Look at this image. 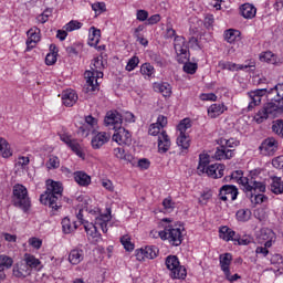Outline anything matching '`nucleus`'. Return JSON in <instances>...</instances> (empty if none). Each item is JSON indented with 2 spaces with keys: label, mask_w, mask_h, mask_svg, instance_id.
Listing matches in <instances>:
<instances>
[{
  "label": "nucleus",
  "mask_w": 283,
  "mask_h": 283,
  "mask_svg": "<svg viewBox=\"0 0 283 283\" xmlns=\"http://www.w3.org/2000/svg\"><path fill=\"white\" fill-rule=\"evenodd\" d=\"M220 148H217L214 157L217 160H231V157L234 156L235 147L240 145V140L235 138H220L218 140Z\"/></svg>",
  "instance_id": "nucleus-3"
},
{
  "label": "nucleus",
  "mask_w": 283,
  "mask_h": 283,
  "mask_svg": "<svg viewBox=\"0 0 283 283\" xmlns=\"http://www.w3.org/2000/svg\"><path fill=\"white\" fill-rule=\"evenodd\" d=\"M224 112H227L224 104H212L208 108V116L210 118H218V116H222Z\"/></svg>",
  "instance_id": "nucleus-29"
},
{
  "label": "nucleus",
  "mask_w": 283,
  "mask_h": 283,
  "mask_svg": "<svg viewBox=\"0 0 283 283\" xmlns=\"http://www.w3.org/2000/svg\"><path fill=\"white\" fill-rule=\"evenodd\" d=\"M240 13L243 19H253L258 14V9L251 3H244L240 7Z\"/></svg>",
  "instance_id": "nucleus-28"
},
{
  "label": "nucleus",
  "mask_w": 283,
  "mask_h": 283,
  "mask_svg": "<svg viewBox=\"0 0 283 283\" xmlns=\"http://www.w3.org/2000/svg\"><path fill=\"white\" fill-rule=\"evenodd\" d=\"M280 114H282V109L274 101H271L265 103L263 107L254 115V120L260 125L268 118H277Z\"/></svg>",
  "instance_id": "nucleus-6"
},
{
  "label": "nucleus",
  "mask_w": 283,
  "mask_h": 283,
  "mask_svg": "<svg viewBox=\"0 0 283 283\" xmlns=\"http://www.w3.org/2000/svg\"><path fill=\"white\" fill-rule=\"evenodd\" d=\"M259 242H265V247L271 248L275 240V232L269 228H262L258 233Z\"/></svg>",
  "instance_id": "nucleus-19"
},
{
  "label": "nucleus",
  "mask_w": 283,
  "mask_h": 283,
  "mask_svg": "<svg viewBox=\"0 0 283 283\" xmlns=\"http://www.w3.org/2000/svg\"><path fill=\"white\" fill-rule=\"evenodd\" d=\"M76 101H78V95L75 91L66 90L62 93V102L65 107H73Z\"/></svg>",
  "instance_id": "nucleus-24"
},
{
  "label": "nucleus",
  "mask_w": 283,
  "mask_h": 283,
  "mask_svg": "<svg viewBox=\"0 0 283 283\" xmlns=\"http://www.w3.org/2000/svg\"><path fill=\"white\" fill-rule=\"evenodd\" d=\"M76 229H78V226H76V223H74V226H72V221H70V218H64L62 220V231L63 233H73V231H76Z\"/></svg>",
  "instance_id": "nucleus-40"
},
{
  "label": "nucleus",
  "mask_w": 283,
  "mask_h": 283,
  "mask_svg": "<svg viewBox=\"0 0 283 283\" xmlns=\"http://www.w3.org/2000/svg\"><path fill=\"white\" fill-rule=\"evenodd\" d=\"M85 259V252L81 249H74L69 254V262L71 264H81L82 260Z\"/></svg>",
  "instance_id": "nucleus-30"
},
{
  "label": "nucleus",
  "mask_w": 283,
  "mask_h": 283,
  "mask_svg": "<svg viewBox=\"0 0 283 283\" xmlns=\"http://www.w3.org/2000/svg\"><path fill=\"white\" fill-rule=\"evenodd\" d=\"M112 135L107 132H98L91 139V147L93 149H101L107 142L111 140Z\"/></svg>",
  "instance_id": "nucleus-17"
},
{
  "label": "nucleus",
  "mask_w": 283,
  "mask_h": 283,
  "mask_svg": "<svg viewBox=\"0 0 283 283\" xmlns=\"http://www.w3.org/2000/svg\"><path fill=\"white\" fill-rule=\"evenodd\" d=\"M177 129L180 135H187V129H191V119L184 118L177 126Z\"/></svg>",
  "instance_id": "nucleus-43"
},
{
  "label": "nucleus",
  "mask_w": 283,
  "mask_h": 283,
  "mask_svg": "<svg viewBox=\"0 0 283 283\" xmlns=\"http://www.w3.org/2000/svg\"><path fill=\"white\" fill-rule=\"evenodd\" d=\"M163 207L165 209V211H167L168 213H171V211H174V209H176V203L171 200V198H166L163 201Z\"/></svg>",
  "instance_id": "nucleus-57"
},
{
  "label": "nucleus",
  "mask_w": 283,
  "mask_h": 283,
  "mask_svg": "<svg viewBox=\"0 0 283 283\" xmlns=\"http://www.w3.org/2000/svg\"><path fill=\"white\" fill-rule=\"evenodd\" d=\"M28 36H29V41L33 42V43H39V41H41V30L36 27L31 28L28 32H27Z\"/></svg>",
  "instance_id": "nucleus-42"
},
{
  "label": "nucleus",
  "mask_w": 283,
  "mask_h": 283,
  "mask_svg": "<svg viewBox=\"0 0 283 283\" xmlns=\"http://www.w3.org/2000/svg\"><path fill=\"white\" fill-rule=\"evenodd\" d=\"M86 84L84 86L85 94H91L98 90V78H103V71H86L85 72Z\"/></svg>",
  "instance_id": "nucleus-8"
},
{
  "label": "nucleus",
  "mask_w": 283,
  "mask_h": 283,
  "mask_svg": "<svg viewBox=\"0 0 283 283\" xmlns=\"http://www.w3.org/2000/svg\"><path fill=\"white\" fill-rule=\"evenodd\" d=\"M262 63H269L270 65L280 66L283 63V60L280 59L276 54L271 51L262 52L259 56Z\"/></svg>",
  "instance_id": "nucleus-20"
},
{
  "label": "nucleus",
  "mask_w": 283,
  "mask_h": 283,
  "mask_svg": "<svg viewBox=\"0 0 283 283\" xmlns=\"http://www.w3.org/2000/svg\"><path fill=\"white\" fill-rule=\"evenodd\" d=\"M269 216L266 214V209L264 208H258L254 210V218L259 220L260 222H264Z\"/></svg>",
  "instance_id": "nucleus-56"
},
{
  "label": "nucleus",
  "mask_w": 283,
  "mask_h": 283,
  "mask_svg": "<svg viewBox=\"0 0 283 283\" xmlns=\"http://www.w3.org/2000/svg\"><path fill=\"white\" fill-rule=\"evenodd\" d=\"M168 271H170V276L172 280H185L187 277V269L180 265V261L176 255H168L165 262Z\"/></svg>",
  "instance_id": "nucleus-7"
},
{
  "label": "nucleus",
  "mask_w": 283,
  "mask_h": 283,
  "mask_svg": "<svg viewBox=\"0 0 283 283\" xmlns=\"http://www.w3.org/2000/svg\"><path fill=\"white\" fill-rule=\"evenodd\" d=\"M263 156H274L277 151V140L275 138H266L259 147Z\"/></svg>",
  "instance_id": "nucleus-16"
},
{
  "label": "nucleus",
  "mask_w": 283,
  "mask_h": 283,
  "mask_svg": "<svg viewBox=\"0 0 283 283\" xmlns=\"http://www.w3.org/2000/svg\"><path fill=\"white\" fill-rule=\"evenodd\" d=\"M271 192L275 193L276 196H280V193H283L282 178H280V177L272 178Z\"/></svg>",
  "instance_id": "nucleus-37"
},
{
  "label": "nucleus",
  "mask_w": 283,
  "mask_h": 283,
  "mask_svg": "<svg viewBox=\"0 0 283 283\" xmlns=\"http://www.w3.org/2000/svg\"><path fill=\"white\" fill-rule=\"evenodd\" d=\"M24 264H27L28 269H39V266H41V261H39V259H35L34 255L31 254H25L24 255Z\"/></svg>",
  "instance_id": "nucleus-39"
},
{
  "label": "nucleus",
  "mask_w": 283,
  "mask_h": 283,
  "mask_svg": "<svg viewBox=\"0 0 283 283\" xmlns=\"http://www.w3.org/2000/svg\"><path fill=\"white\" fill-rule=\"evenodd\" d=\"M272 132L280 136V138H283V119H276L273 122Z\"/></svg>",
  "instance_id": "nucleus-48"
},
{
  "label": "nucleus",
  "mask_w": 283,
  "mask_h": 283,
  "mask_svg": "<svg viewBox=\"0 0 283 283\" xmlns=\"http://www.w3.org/2000/svg\"><path fill=\"white\" fill-rule=\"evenodd\" d=\"M206 174L210 178H222L224 176V165L212 164L206 168Z\"/></svg>",
  "instance_id": "nucleus-23"
},
{
  "label": "nucleus",
  "mask_w": 283,
  "mask_h": 283,
  "mask_svg": "<svg viewBox=\"0 0 283 283\" xmlns=\"http://www.w3.org/2000/svg\"><path fill=\"white\" fill-rule=\"evenodd\" d=\"M105 67V64H103V59L101 57H95L93 60L91 70L92 72H98V70H103Z\"/></svg>",
  "instance_id": "nucleus-59"
},
{
  "label": "nucleus",
  "mask_w": 283,
  "mask_h": 283,
  "mask_svg": "<svg viewBox=\"0 0 283 283\" xmlns=\"http://www.w3.org/2000/svg\"><path fill=\"white\" fill-rule=\"evenodd\" d=\"M240 34V31L229 29L224 33V39L228 43H234V41L238 39V35Z\"/></svg>",
  "instance_id": "nucleus-46"
},
{
  "label": "nucleus",
  "mask_w": 283,
  "mask_h": 283,
  "mask_svg": "<svg viewBox=\"0 0 283 283\" xmlns=\"http://www.w3.org/2000/svg\"><path fill=\"white\" fill-rule=\"evenodd\" d=\"M170 147H171V139H169V135H167V132L163 130L158 136L159 154H167Z\"/></svg>",
  "instance_id": "nucleus-21"
},
{
  "label": "nucleus",
  "mask_w": 283,
  "mask_h": 283,
  "mask_svg": "<svg viewBox=\"0 0 283 283\" xmlns=\"http://www.w3.org/2000/svg\"><path fill=\"white\" fill-rule=\"evenodd\" d=\"M153 88L155 92L165 96V98H169V96H171V84L167 82H155L153 84Z\"/></svg>",
  "instance_id": "nucleus-25"
},
{
  "label": "nucleus",
  "mask_w": 283,
  "mask_h": 283,
  "mask_svg": "<svg viewBox=\"0 0 283 283\" xmlns=\"http://www.w3.org/2000/svg\"><path fill=\"white\" fill-rule=\"evenodd\" d=\"M230 176L232 180H235V182L241 185L243 189L249 185V178L244 177V172L242 170H235Z\"/></svg>",
  "instance_id": "nucleus-34"
},
{
  "label": "nucleus",
  "mask_w": 283,
  "mask_h": 283,
  "mask_svg": "<svg viewBox=\"0 0 283 283\" xmlns=\"http://www.w3.org/2000/svg\"><path fill=\"white\" fill-rule=\"evenodd\" d=\"M142 250L144 251L146 260H154L158 256V249L156 247H146L144 249L142 248Z\"/></svg>",
  "instance_id": "nucleus-44"
},
{
  "label": "nucleus",
  "mask_w": 283,
  "mask_h": 283,
  "mask_svg": "<svg viewBox=\"0 0 283 283\" xmlns=\"http://www.w3.org/2000/svg\"><path fill=\"white\" fill-rule=\"evenodd\" d=\"M90 32H92V34L90 35L88 44L92 48H95V45H98V43L101 41V30L96 29V27H92L90 29Z\"/></svg>",
  "instance_id": "nucleus-38"
},
{
  "label": "nucleus",
  "mask_w": 283,
  "mask_h": 283,
  "mask_svg": "<svg viewBox=\"0 0 283 283\" xmlns=\"http://www.w3.org/2000/svg\"><path fill=\"white\" fill-rule=\"evenodd\" d=\"M14 264L12 258L1 254L0 255V280H6V270L10 269Z\"/></svg>",
  "instance_id": "nucleus-26"
},
{
  "label": "nucleus",
  "mask_w": 283,
  "mask_h": 283,
  "mask_svg": "<svg viewBox=\"0 0 283 283\" xmlns=\"http://www.w3.org/2000/svg\"><path fill=\"white\" fill-rule=\"evenodd\" d=\"M269 101H273L279 105L283 113V83L276 84L273 88L268 92Z\"/></svg>",
  "instance_id": "nucleus-15"
},
{
  "label": "nucleus",
  "mask_w": 283,
  "mask_h": 283,
  "mask_svg": "<svg viewBox=\"0 0 283 283\" xmlns=\"http://www.w3.org/2000/svg\"><path fill=\"white\" fill-rule=\"evenodd\" d=\"M0 156H2V158H10V156H12L10 144L3 137H0Z\"/></svg>",
  "instance_id": "nucleus-36"
},
{
  "label": "nucleus",
  "mask_w": 283,
  "mask_h": 283,
  "mask_svg": "<svg viewBox=\"0 0 283 283\" xmlns=\"http://www.w3.org/2000/svg\"><path fill=\"white\" fill-rule=\"evenodd\" d=\"M73 178L80 187H88L92 182V177H90L85 171H75L73 174Z\"/></svg>",
  "instance_id": "nucleus-27"
},
{
  "label": "nucleus",
  "mask_w": 283,
  "mask_h": 283,
  "mask_svg": "<svg viewBox=\"0 0 283 283\" xmlns=\"http://www.w3.org/2000/svg\"><path fill=\"white\" fill-rule=\"evenodd\" d=\"M174 48L177 54L178 63H185V61H189L188 53H187L188 52L187 42L185 40V36H180V35L175 36Z\"/></svg>",
  "instance_id": "nucleus-9"
},
{
  "label": "nucleus",
  "mask_w": 283,
  "mask_h": 283,
  "mask_svg": "<svg viewBox=\"0 0 283 283\" xmlns=\"http://www.w3.org/2000/svg\"><path fill=\"white\" fill-rule=\"evenodd\" d=\"M207 165H209V156L208 155H200L199 156V165H198V171L199 174H205L207 169Z\"/></svg>",
  "instance_id": "nucleus-45"
},
{
  "label": "nucleus",
  "mask_w": 283,
  "mask_h": 283,
  "mask_svg": "<svg viewBox=\"0 0 283 283\" xmlns=\"http://www.w3.org/2000/svg\"><path fill=\"white\" fill-rule=\"evenodd\" d=\"M120 242L125 249V251H134V243H132V238L129 235H123L120 238Z\"/></svg>",
  "instance_id": "nucleus-53"
},
{
  "label": "nucleus",
  "mask_w": 283,
  "mask_h": 283,
  "mask_svg": "<svg viewBox=\"0 0 283 283\" xmlns=\"http://www.w3.org/2000/svg\"><path fill=\"white\" fill-rule=\"evenodd\" d=\"M45 63L46 65H54V63H56V54L54 53H49L45 56Z\"/></svg>",
  "instance_id": "nucleus-64"
},
{
  "label": "nucleus",
  "mask_w": 283,
  "mask_h": 283,
  "mask_svg": "<svg viewBox=\"0 0 283 283\" xmlns=\"http://www.w3.org/2000/svg\"><path fill=\"white\" fill-rule=\"evenodd\" d=\"M112 220V210L107 209V213L101 214L95 219V224L92 222H86L84 229L91 238L95 240H101V234L98 228L102 229L103 233H107V222Z\"/></svg>",
  "instance_id": "nucleus-2"
},
{
  "label": "nucleus",
  "mask_w": 283,
  "mask_h": 283,
  "mask_svg": "<svg viewBox=\"0 0 283 283\" xmlns=\"http://www.w3.org/2000/svg\"><path fill=\"white\" fill-rule=\"evenodd\" d=\"M182 231H185L182 226L179 228L168 226L163 231H159V238H161V240H168L172 247H180L182 244V240H185Z\"/></svg>",
  "instance_id": "nucleus-5"
},
{
  "label": "nucleus",
  "mask_w": 283,
  "mask_h": 283,
  "mask_svg": "<svg viewBox=\"0 0 283 283\" xmlns=\"http://www.w3.org/2000/svg\"><path fill=\"white\" fill-rule=\"evenodd\" d=\"M104 125L111 129H118L123 127V116L118 111H109L104 118Z\"/></svg>",
  "instance_id": "nucleus-10"
},
{
  "label": "nucleus",
  "mask_w": 283,
  "mask_h": 283,
  "mask_svg": "<svg viewBox=\"0 0 283 283\" xmlns=\"http://www.w3.org/2000/svg\"><path fill=\"white\" fill-rule=\"evenodd\" d=\"M219 235L221 240H224L226 242H229L232 240V242H235V239L238 238V234L235 231L231 230L229 227H222L219 230Z\"/></svg>",
  "instance_id": "nucleus-31"
},
{
  "label": "nucleus",
  "mask_w": 283,
  "mask_h": 283,
  "mask_svg": "<svg viewBox=\"0 0 283 283\" xmlns=\"http://www.w3.org/2000/svg\"><path fill=\"white\" fill-rule=\"evenodd\" d=\"M243 191L247 193L248 198H253V193H256V191L264 193V191H266V185L262 181H255L253 177H251V179H248Z\"/></svg>",
  "instance_id": "nucleus-12"
},
{
  "label": "nucleus",
  "mask_w": 283,
  "mask_h": 283,
  "mask_svg": "<svg viewBox=\"0 0 283 283\" xmlns=\"http://www.w3.org/2000/svg\"><path fill=\"white\" fill-rule=\"evenodd\" d=\"M46 167L48 169H59L61 167V160L59 157L51 155L46 161Z\"/></svg>",
  "instance_id": "nucleus-47"
},
{
  "label": "nucleus",
  "mask_w": 283,
  "mask_h": 283,
  "mask_svg": "<svg viewBox=\"0 0 283 283\" xmlns=\"http://www.w3.org/2000/svg\"><path fill=\"white\" fill-rule=\"evenodd\" d=\"M235 216L239 222H249V220H251L252 213L249 209H240L237 211Z\"/></svg>",
  "instance_id": "nucleus-41"
},
{
  "label": "nucleus",
  "mask_w": 283,
  "mask_h": 283,
  "mask_svg": "<svg viewBox=\"0 0 283 283\" xmlns=\"http://www.w3.org/2000/svg\"><path fill=\"white\" fill-rule=\"evenodd\" d=\"M125 120V123H136V117L130 112H126L122 115V123Z\"/></svg>",
  "instance_id": "nucleus-63"
},
{
  "label": "nucleus",
  "mask_w": 283,
  "mask_h": 283,
  "mask_svg": "<svg viewBox=\"0 0 283 283\" xmlns=\"http://www.w3.org/2000/svg\"><path fill=\"white\" fill-rule=\"evenodd\" d=\"M154 72H155V70L151 66V64H149V63H145L140 67V74H143L144 76L151 77V76H154Z\"/></svg>",
  "instance_id": "nucleus-54"
},
{
  "label": "nucleus",
  "mask_w": 283,
  "mask_h": 283,
  "mask_svg": "<svg viewBox=\"0 0 283 283\" xmlns=\"http://www.w3.org/2000/svg\"><path fill=\"white\" fill-rule=\"evenodd\" d=\"M218 65L221 70H229L230 72H235L238 67V64L233 62H224V61H220Z\"/></svg>",
  "instance_id": "nucleus-55"
},
{
  "label": "nucleus",
  "mask_w": 283,
  "mask_h": 283,
  "mask_svg": "<svg viewBox=\"0 0 283 283\" xmlns=\"http://www.w3.org/2000/svg\"><path fill=\"white\" fill-rule=\"evenodd\" d=\"M184 72H186V74H196V72L198 71V64L193 63V62H184Z\"/></svg>",
  "instance_id": "nucleus-50"
},
{
  "label": "nucleus",
  "mask_w": 283,
  "mask_h": 283,
  "mask_svg": "<svg viewBox=\"0 0 283 283\" xmlns=\"http://www.w3.org/2000/svg\"><path fill=\"white\" fill-rule=\"evenodd\" d=\"M232 260H233V255H231V253H226L223 255H220V266L224 275H229V271H231L229 266H231Z\"/></svg>",
  "instance_id": "nucleus-33"
},
{
  "label": "nucleus",
  "mask_w": 283,
  "mask_h": 283,
  "mask_svg": "<svg viewBox=\"0 0 283 283\" xmlns=\"http://www.w3.org/2000/svg\"><path fill=\"white\" fill-rule=\"evenodd\" d=\"M191 139L187 135H179L177 138V145L182 149V154H187L189 150Z\"/></svg>",
  "instance_id": "nucleus-35"
},
{
  "label": "nucleus",
  "mask_w": 283,
  "mask_h": 283,
  "mask_svg": "<svg viewBox=\"0 0 283 283\" xmlns=\"http://www.w3.org/2000/svg\"><path fill=\"white\" fill-rule=\"evenodd\" d=\"M85 123L86 124L80 127V130L82 134H85V136H90V129H94V126L98 124V120L92 115H88L85 117Z\"/></svg>",
  "instance_id": "nucleus-32"
},
{
  "label": "nucleus",
  "mask_w": 283,
  "mask_h": 283,
  "mask_svg": "<svg viewBox=\"0 0 283 283\" xmlns=\"http://www.w3.org/2000/svg\"><path fill=\"white\" fill-rule=\"evenodd\" d=\"M272 166L275 168V169H281V171H283V155L279 156V157H275L273 160H272Z\"/></svg>",
  "instance_id": "nucleus-61"
},
{
  "label": "nucleus",
  "mask_w": 283,
  "mask_h": 283,
  "mask_svg": "<svg viewBox=\"0 0 283 283\" xmlns=\"http://www.w3.org/2000/svg\"><path fill=\"white\" fill-rule=\"evenodd\" d=\"M112 138L114 143H117V145H125L126 147H129V145H132V133H129V130L123 128L122 126L115 129Z\"/></svg>",
  "instance_id": "nucleus-13"
},
{
  "label": "nucleus",
  "mask_w": 283,
  "mask_h": 283,
  "mask_svg": "<svg viewBox=\"0 0 283 283\" xmlns=\"http://www.w3.org/2000/svg\"><path fill=\"white\" fill-rule=\"evenodd\" d=\"M53 9H45L42 14H40L36 19L39 23H48V19L52 17Z\"/></svg>",
  "instance_id": "nucleus-58"
},
{
  "label": "nucleus",
  "mask_w": 283,
  "mask_h": 283,
  "mask_svg": "<svg viewBox=\"0 0 283 283\" xmlns=\"http://www.w3.org/2000/svg\"><path fill=\"white\" fill-rule=\"evenodd\" d=\"M248 198H250V200L253 205H262V202H266V200H269V198H266V196H264L262 193L255 195V192H252V197H248Z\"/></svg>",
  "instance_id": "nucleus-51"
},
{
  "label": "nucleus",
  "mask_w": 283,
  "mask_h": 283,
  "mask_svg": "<svg viewBox=\"0 0 283 283\" xmlns=\"http://www.w3.org/2000/svg\"><path fill=\"white\" fill-rule=\"evenodd\" d=\"M13 205L19 209H22L24 213L30 211V207L32 206L30 201V197L28 196V188L23 185H15L13 187Z\"/></svg>",
  "instance_id": "nucleus-4"
},
{
  "label": "nucleus",
  "mask_w": 283,
  "mask_h": 283,
  "mask_svg": "<svg viewBox=\"0 0 283 283\" xmlns=\"http://www.w3.org/2000/svg\"><path fill=\"white\" fill-rule=\"evenodd\" d=\"M32 273V270L28 268V264L24 263V261H21L17 263L13 266V275L14 277H20L23 280V277H28Z\"/></svg>",
  "instance_id": "nucleus-22"
},
{
  "label": "nucleus",
  "mask_w": 283,
  "mask_h": 283,
  "mask_svg": "<svg viewBox=\"0 0 283 283\" xmlns=\"http://www.w3.org/2000/svg\"><path fill=\"white\" fill-rule=\"evenodd\" d=\"M60 139L62 140V143H65V145H67V147H70V149H72V151H74L76 156H78L80 158L83 157V150H81V145L76 139H72L71 135L61 134Z\"/></svg>",
  "instance_id": "nucleus-18"
},
{
  "label": "nucleus",
  "mask_w": 283,
  "mask_h": 283,
  "mask_svg": "<svg viewBox=\"0 0 283 283\" xmlns=\"http://www.w3.org/2000/svg\"><path fill=\"white\" fill-rule=\"evenodd\" d=\"M269 90L266 88H256L249 93L250 103L248 105V112H252L254 107H258L262 103V96H266Z\"/></svg>",
  "instance_id": "nucleus-14"
},
{
  "label": "nucleus",
  "mask_w": 283,
  "mask_h": 283,
  "mask_svg": "<svg viewBox=\"0 0 283 283\" xmlns=\"http://www.w3.org/2000/svg\"><path fill=\"white\" fill-rule=\"evenodd\" d=\"M138 63H140V59H138V56L130 57L127 62L126 71L134 72V70H136V67H138Z\"/></svg>",
  "instance_id": "nucleus-52"
},
{
  "label": "nucleus",
  "mask_w": 283,
  "mask_h": 283,
  "mask_svg": "<svg viewBox=\"0 0 283 283\" xmlns=\"http://www.w3.org/2000/svg\"><path fill=\"white\" fill-rule=\"evenodd\" d=\"M92 10H94V12H96V14H103V12H105V10H106L105 2L93 3Z\"/></svg>",
  "instance_id": "nucleus-60"
},
{
  "label": "nucleus",
  "mask_w": 283,
  "mask_h": 283,
  "mask_svg": "<svg viewBox=\"0 0 283 283\" xmlns=\"http://www.w3.org/2000/svg\"><path fill=\"white\" fill-rule=\"evenodd\" d=\"M240 192L238 191V187L234 185H223L219 189V200H222V202H227V200H231L232 202L234 200H238V195Z\"/></svg>",
  "instance_id": "nucleus-11"
},
{
  "label": "nucleus",
  "mask_w": 283,
  "mask_h": 283,
  "mask_svg": "<svg viewBox=\"0 0 283 283\" xmlns=\"http://www.w3.org/2000/svg\"><path fill=\"white\" fill-rule=\"evenodd\" d=\"M63 198V184L54 181L52 179L46 180V190L44 195L40 196V202L46 205L53 211H59Z\"/></svg>",
  "instance_id": "nucleus-1"
},
{
  "label": "nucleus",
  "mask_w": 283,
  "mask_h": 283,
  "mask_svg": "<svg viewBox=\"0 0 283 283\" xmlns=\"http://www.w3.org/2000/svg\"><path fill=\"white\" fill-rule=\"evenodd\" d=\"M81 28H83V23L78 22L77 20H71L64 25L66 32H74V30H81Z\"/></svg>",
  "instance_id": "nucleus-49"
},
{
  "label": "nucleus",
  "mask_w": 283,
  "mask_h": 283,
  "mask_svg": "<svg viewBox=\"0 0 283 283\" xmlns=\"http://www.w3.org/2000/svg\"><path fill=\"white\" fill-rule=\"evenodd\" d=\"M212 196H213V193H211V191L203 192L199 198V203L207 205V202H209V200H211Z\"/></svg>",
  "instance_id": "nucleus-62"
}]
</instances>
